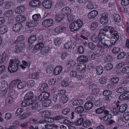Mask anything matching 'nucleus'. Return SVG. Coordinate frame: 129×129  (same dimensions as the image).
Wrapping results in <instances>:
<instances>
[{"label": "nucleus", "instance_id": "obj_1", "mask_svg": "<svg viewBox=\"0 0 129 129\" xmlns=\"http://www.w3.org/2000/svg\"><path fill=\"white\" fill-rule=\"evenodd\" d=\"M111 27H109V26H106L103 27L102 29L100 30L98 34V36L95 35H93L91 38V40L93 42L96 43L98 44L100 41V39H101L102 35H104L106 36L107 35L108 31L110 32V34L112 35L113 34L112 32L113 31L112 30Z\"/></svg>", "mask_w": 129, "mask_h": 129}, {"label": "nucleus", "instance_id": "obj_2", "mask_svg": "<svg viewBox=\"0 0 129 129\" xmlns=\"http://www.w3.org/2000/svg\"><path fill=\"white\" fill-rule=\"evenodd\" d=\"M19 62L18 59H11L8 67L9 71L11 73L16 72L18 70Z\"/></svg>", "mask_w": 129, "mask_h": 129}, {"label": "nucleus", "instance_id": "obj_3", "mask_svg": "<svg viewBox=\"0 0 129 129\" xmlns=\"http://www.w3.org/2000/svg\"><path fill=\"white\" fill-rule=\"evenodd\" d=\"M111 27L112 30H113V31L112 32L113 34L112 35L110 34V31H108L107 33H106L107 35H110L111 36L112 39H115V40H111L110 41V44L108 46V48L111 47L113 46H114V45L116 43V41L118 40L119 38V36L118 35V32L116 30H115L114 28H113L111 26H109Z\"/></svg>", "mask_w": 129, "mask_h": 129}, {"label": "nucleus", "instance_id": "obj_4", "mask_svg": "<svg viewBox=\"0 0 129 129\" xmlns=\"http://www.w3.org/2000/svg\"><path fill=\"white\" fill-rule=\"evenodd\" d=\"M34 96L33 93L31 91L28 92L24 97V100L21 103L22 107H25L29 106V104L31 101H34L32 99Z\"/></svg>", "mask_w": 129, "mask_h": 129}, {"label": "nucleus", "instance_id": "obj_5", "mask_svg": "<svg viewBox=\"0 0 129 129\" xmlns=\"http://www.w3.org/2000/svg\"><path fill=\"white\" fill-rule=\"evenodd\" d=\"M82 25V21L79 19L71 23L69 27L71 29V31L74 32L75 31H77L81 27Z\"/></svg>", "mask_w": 129, "mask_h": 129}, {"label": "nucleus", "instance_id": "obj_6", "mask_svg": "<svg viewBox=\"0 0 129 129\" xmlns=\"http://www.w3.org/2000/svg\"><path fill=\"white\" fill-rule=\"evenodd\" d=\"M25 46L23 42H19L15 46L14 51L15 53H19L22 52Z\"/></svg>", "mask_w": 129, "mask_h": 129}, {"label": "nucleus", "instance_id": "obj_7", "mask_svg": "<svg viewBox=\"0 0 129 129\" xmlns=\"http://www.w3.org/2000/svg\"><path fill=\"white\" fill-rule=\"evenodd\" d=\"M17 85V79H16L12 81L10 83L9 86V89L10 91V94L11 95H13L15 93V90L16 89V86Z\"/></svg>", "mask_w": 129, "mask_h": 129}, {"label": "nucleus", "instance_id": "obj_8", "mask_svg": "<svg viewBox=\"0 0 129 129\" xmlns=\"http://www.w3.org/2000/svg\"><path fill=\"white\" fill-rule=\"evenodd\" d=\"M108 15L106 13H102L100 19V23L102 24H107L108 22Z\"/></svg>", "mask_w": 129, "mask_h": 129}, {"label": "nucleus", "instance_id": "obj_9", "mask_svg": "<svg viewBox=\"0 0 129 129\" xmlns=\"http://www.w3.org/2000/svg\"><path fill=\"white\" fill-rule=\"evenodd\" d=\"M50 95V93L47 92H43L39 96L38 99L41 101H44L48 99Z\"/></svg>", "mask_w": 129, "mask_h": 129}, {"label": "nucleus", "instance_id": "obj_10", "mask_svg": "<svg viewBox=\"0 0 129 129\" xmlns=\"http://www.w3.org/2000/svg\"><path fill=\"white\" fill-rule=\"evenodd\" d=\"M100 41L98 44L99 46L103 49L108 48V46L107 44V41H104L105 40L104 39H103L102 37L101 39H100Z\"/></svg>", "mask_w": 129, "mask_h": 129}, {"label": "nucleus", "instance_id": "obj_11", "mask_svg": "<svg viewBox=\"0 0 129 129\" xmlns=\"http://www.w3.org/2000/svg\"><path fill=\"white\" fill-rule=\"evenodd\" d=\"M43 25L45 27H48L53 24V21L51 19H48L44 20L42 22Z\"/></svg>", "mask_w": 129, "mask_h": 129}, {"label": "nucleus", "instance_id": "obj_12", "mask_svg": "<svg viewBox=\"0 0 129 129\" xmlns=\"http://www.w3.org/2000/svg\"><path fill=\"white\" fill-rule=\"evenodd\" d=\"M8 83L5 80H3L0 83V90L3 91H7Z\"/></svg>", "mask_w": 129, "mask_h": 129}, {"label": "nucleus", "instance_id": "obj_13", "mask_svg": "<svg viewBox=\"0 0 129 129\" xmlns=\"http://www.w3.org/2000/svg\"><path fill=\"white\" fill-rule=\"evenodd\" d=\"M129 98V91H126L121 94L119 97V99L121 100H127Z\"/></svg>", "mask_w": 129, "mask_h": 129}, {"label": "nucleus", "instance_id": "obj_14", "mask_svg": "<svg viewBox=\"0 0 129 129\" xmlns=\"http://www.w3.org/2000/svg\"><path fill=\"white\" fill-rule=\"evenodd\" d=\"M22 28V25L20 23H17L14 25L13 29L15 32H19Z\"/></svg>", "mask_w": 129, "mask_h": 129}, {"label": "nucleus", "instance_id": "obj_15", "mask_svg": "<svg viewBox=\"0 0 129 129\" xmlns=\"http://www.w3.org/2000/svg\"><path fill=\"white\" fill-rule=\"evenodd\" d=\"M29 105H30V107L31 109L35 111L38 110V108L39 106V103L37 102H35V101H33L29 104Z\"/></svg>", "mask_w": 129, "mask_h": 129}, {"label": "nucleus", "instance_id": "obj_16", "mask_svg": "<svg viewBox=\"0 0 129 129\" xmlns=\"http://www.w3.org/2000/svg\"><path fill=\"white\" fill-rule=\"evenodd\" d=\"M42 4L43 6L46 9L51 8L52 5L51 2L49 0H44Z\"/></svg>", "mask_w": 129, "mask_h": 129}, {"label": "nucleus", "instance_id": "obj_17", "mask_svg": "<svg viewBox=\"0 0 129 129\" xmlns=\"http://www.w3.org/2000/svg\"><path fill=\"white\" fill-rule=\"evenodd\" d=\"M62 15L64 16H67L71 13V9L68 7H64L62 9Z\"/></svg>", "mask_w": 129, "mask_h": 129}, {"label": "nucleus", "instance_id": "obj_18", "mask_svg": "<svg viewBox=\"0 0 129 129\" xmlns=\"http://www.w3.org/2000/svg\"><path fill=\"white\" fill-rule=\"evenodd\" d=\"M86 67L85 64L82 63L77 66L76 68L78 70L81 71L82 73H84L85 71Z\"/></svg>", "mask_w": 129, "mask_h": 129}, {"label": "nucleus", "instance_id": "obj_19", "mask_svg": "<svg viewBox=\"0 0 129 129\" xmlns=\"http://www.w3.org/2000/svg\"><path fill=\"white\" fill-rule=\"evenodd\" d=\"M98 14V12L97 11L95 10H92L89 13L88 17L89 19H93L96 17Z\"/></svg>", "mask_w": 129, "mask_h": 129}, {"label": "nucleus", "instance_id": "obj_20", "mask_svg": "<svg viewBox=\"0 0 129 129\" xmlns=\"http://www.w3.org/2000/svg\"><path fill=\"white\" fill-rule=\"evenodd\" d=\"M26 86V83L24 81L21 82L19 79H17V87L19 89L23 88Z\"/></svg>", "mask_w": 129, "mask_h": 129}, {"label": "nucleus", "instance_id": "obj_21", "mask_svg": "<svg viewBox=\"0 0 129 129\" xmlns=\"http://www.w3.org/2000/svg\"><path fill=\"white\" fill-rule=\"evenodd\" d=\"M30 6L33 7H38L41 5V2L38 0H34L31 1L30 3Z\"/></svg>", "mask_w": 129, "mask_h": 129}, {"label": "nucleus", "instance_id": "obj_22", "mask_svg": "<svg viewBox=\"0 0 129 129\" xmlns=\"http://www.w3.org/2000/svg\"><path fill=\"white\" fill-rule=\"evenodd\" d=\"M78 60L80 62L86 63L88 60V58L85 55H81L78 57Z\"/></svg>", "mask_w": 129, "mask_h": 129}, {"label": "nucleus", "instance_id": "obj_23", "mask_svg": "<svg viewBox=\"0 0 129 129\" xmlns=\"http://www.w3.org/2000/svg\"><path fill=\"white\" fill-rule=\"evenodd\" d=\"M16 20L18 22V23H22L24 22L25 20V17L23 15H19L16 17Z\"/></svg>", "mask_w": 129, "mask_h": 129}, {"label": "nucleus", "instance_id": "obj_24", "mask_svg": "<svg viewBox=\"0 0 129 129\" xmlns=\"http://www.w3.org/2000/svg\"><path fill=\"white\" fill-rule=\"evenodd\" d=\"M62 68V67L61 66H58L56 67L53 72L54 74L55 75L59 74L61 72Z\"/></svg>", "mask_w": 129, "mask_h": 129}, {"label": "nucleus", "instance_id": "obj_25", "mask_svg": "<svg viewBox=\"0 0 129 129\" xmlns=\"http://www.w3.org/2000/svg\"><path fill=\"white\" fill-rule=\"evenodd\" d=\"M127 107V105L126 104H124L120 105L119 107V110L121 113L124 112Z\"/></svg>", "mask_w": 129, "mask_h": 129}, {"label": "nucleus", "instance_id": "obj_26", "mask_svg": "<svg viewBox=\"0 0 129 129\" xmlns=\"http://www.w3.org/2000/svg\"><path fill=\"white\" fill-rule=\"evenodd\" d=\"M25 8L23 6H20L18 7L15 10L16 13L20 14L25 10Z\"/></svg>", "mask_w": 129, "mask_h": 129}, {"label": "nucleus", "instance_id": "obj_27", "mask_svg": "<svg viewBox=\"0 0 129 129\" xmlns=\"http://www.w3.org/2000/svg\"><path fill=\"white\" fill-rule=\"evenodd\" d=\"M64 5V3L63 1H58L56 4L55 8L57 9H59L63 7Z\"/></svg>", "mask_w": 129, "mask_h": 129}, {"label": "nucleus", "instance_id": "obj_28", "mask_svg": "<svg viewBox=\"0 0 129 129\" xmlns=\"http://www.w3.org/2000/svg\"><path fill=\"white\" fill-rule=\"evenodd\" d=\"M13 102V98L11 95L8 96L5 101L6 104L8 105L12 104Z\"/></svg>", "mask_w": 129, "mask_h": 129}, {"label": "nucleus", "instance_id": "obj_29", "mask_svg": "<svg viewBox=\"0 0 129 129\" xmlns=\"http://www.w3.org/2000/svg\"><path fill=\"white\" fill-rule=\"evenodd\" d=\"M93 104V103L89 102H86L84 105L85 109L87 110H90L92 107Z\"/></svg>", "mask_w": 129, "mask_h": 129}, {"label": "nucleus", "instance_id": "obj_30", "mask_svg": "<svg viewBox=\"0 0 129 129\" xmlns=\"http://www.w3.org/2000/svg\"><path fill=\"white\" fill-rule=\"evenodd\" d=\"M36 36L35 35H32L28 39V42L30 44L34 43L36 41Z\"/></svg>", "mask_w": 129, "mask_h": 129}, {"label": "nucleus", "instance_id": "obj_31", "mask_svg": "<svg viewBox=\"0 0 129 129\" xmlns=\"http://www.w3.org/2000/svg\"><path fill=\"white\" fill-rule=\"evenodd\" d=\"M96 74L98 75L102 74L103 72V68L101 66L96 67Z\"/></svg>", "mask_w": 129, "mask_h": 129}, {"label": "nucleus", "instance_id": "obj_32", "mask_svg": "<svg viewBox=\"0 0 129 129\" xmlns=\"http://www.w3.org/2000/svg\"><path fill=\"white\" fill-rule=\"evenodd\" d=\"M35 113V112L32 111V112L31 111L28 113H23L20 117V118L21 119H25L29 116L31 115L32 113Z\"/></svg>", "mask_w": 129, "mask_h": 129}, {"label": "nucleus", "instance_id": "obj_33", "mask_svg": "<svg viewBox=\"0 0 129 129\" xmlns=\"http://www.w3.org/2000/svg\"><path fill=\"white\" fill-rule=\"evenodd\" d=\"M42 101V104L44 107H48L49 106L51 103V101L49 99H46Z\"/></svg>", "mask_w": 129, "mask_h": 129}, {"label": "nucleus", "instance_id": "obj_34", "mask_svg": "<svg viewBox=\"0 0 129 129\" xmlns=\"http://www.w3.org/2000/svg\"><path fill=\"white\" fill-rule=\"evenodd\" d=\"M88 58L90 60H94L96 56L94 53L93 52H89L87 54Z\"/></svg>", "mask_w": 129, "mask_h": 129}, {"label": "nucleus", "instance_id": "obj_35", "mask_svg": "<svg viewBox=\"0 0 129 129\" xmlns=\"http://www.w3.org/2000/svg\"><path fill=\"white\" fill-rule=\"evenodd\" d=\"M65 27L58 26L54 30V31L55 33H59L62 32L65 30Z\"/></svg>", "mask_w": 129, "mask_h": 129}, {"label": "nucleus", "instance_id": "obj_36", "mask_svg": "<svg viewBox=\"0 0 129 129\" xmlns=\"http://www.w3.org/2000/svg\"><path fill=\"white\" fill-rule=\"evenodd\" d=\"M75 112L78 113H83L84 111L83 107L81 106H78L76 107L75 109Z\"/></svg>", "mask_w": 129, "mask_h": 129}, {"label": "nucleus", "instance_id": "obj_37", "mask_svg": "<svg viewBox=\"0 0 129 129\" xmlns=\"http://www.w3.org/2000/svg\"><path fill=\"white\" fill-rule=\"evenodd\" d=\"M49 50V48L48 47H42L41 49V52L43 55L47 53Z\"/></svg>", "mask_w": 129, "mask_h": 129}, {"label": "nucleus", "instance_id": "obj_38", "mask_svg": "<svg viewBox=\"0 0 129 129\" xmlns=\"http://www.w3.org/2000/svg\"><path fill=\"white\" fill-rule=\"evenodd\" d=\"M113 18L114 21L117 23L119 22L121 20L120 16L118 14H114Z\"/></svg>", "mask_w": 129, "mask_h": 129}, {"label": "nucleus", "instance_id": "obj_39", "mask_svg": "<svg viewBox=\"0 0 129 129\" xmlns=\"http://www.w3.org/2000/svg\"><path fill=\"white\" fill-rule=\"evenodd\" d=\"M72 44L71 42H69L64 44V46L66 49H68L69 50L72 48Z\"/></svg>", "mask_w": 129, "mask_h": 129}, {"label": "nucleus", "instance_id": "obj_40", "mask_svg": "<svg viewBox=\"0 0 129 129\" xmlns=\"http://www.w3.org/2000/svg\"><path fill=\"white\" fill-rule=\"evenodd\" d=\"M76 62L74 61L71 59L69 61L67 66L69 68H72L74 66Z\"/></svg>", "mask_w": 129, "mask_h": 129}, {"label": "nucleus", "instance_id": "obj_41", "mask_svg": "<svg viewBox=\"0 0 129 129\" xmlns=\"http://www.w3.org/2000/svg\"><path fill=\"white\" fill-rule=\"evenodd\" d=\"M98 24L95 21L92 22L90 25V28L91 30H94L97 28Z\"/></svg>", "mask_w": 129, "mask_h": 129}, {"label": "nucleus", "instance_id": "obj_42", "mask_svg": "<svg viewBox=\"0 0 129 129\" xmlns=\"http://www.w3.org/2000/svg\"><path fill=\"white\" fill-rule=\"evenodd\" d=\"M83 119L81 118L77 119L74 122V123L77 125H80L83 123Z\"/></svg>", "mask_w": 129, "mask_h": 129}, {"label": "nucleus", "instance_id": "obj_43", "mask_svg": "<svg viewBox=\"0 0 129 129\" xmlns=\"http://www.w3.org/2000/svg\"><path fill=\"white\" fill-rule=\"evenodd\" d=\"M7 28L5 26H3L0 27V33L3 34L7 32Z\"/></svg>", "mask_w": 129, "mask_h": 129}, {"label": "nucleus", "instance_id": "obj_44", "mask_svg": "<svg viewBox=\"0 0 129 129\" xmlns=\"http://www.w3.org/2000/svg\"><path fill=\"white\" fill-rule=\"evenodd\" d=\"M32 18L34 21H38L40 20L41 17L39 14H36L33 16Z\"/></svg>", "mask_w": 129, "mask_h": 129}, {"label": "nucleus", "instance_id": "obj_45", "mask_svg": "<svg viewBox=\"0 0 129 129\" xmlns=\"http://www.w3.org/2000/svg\"><path fill=\"white\" fill-rule=\"evenodd\" d=\"M125 55L126 53L124 52H121L117 55V58L119 60L123 59L124 58Z\"/></svg>", "mask_w": 129, "mask_h": 129}, {"label": "nucleus", "instance_id": "obj_46", "mask_svg": "<svg viewBox=\"0 0 129 129\" xmlns=\"http://www.w3.org/2000/svg\"><path fill=\"white\" fill-rule=\"evenodd\" d=\"M100 82L102 84L106 83L107 82V79L106 77L103 76L101 77L99 79Z\"/></svg>", "mask_w": 129, "mask_h": 129}, {"label": "nucleus", "instance_id": "obj_47", "mask_svg": "<svg viewBox=\"0 0 129 129\" xmlns=\"http://www.w3.org/2000/svg\"><path fill=\"white\" fill-rule=\"evenodd\" d=\"M120 51V49L117 47H115L112 50V52L113 54H116Z\"/></svg>", "mask_w": 129, "mask_h": 129}, {"label": "nucleus", "instance_id": "obj_48", "mask_svg": "<svg viewBox=\"0 0 129 129\" xmlns=\"http://www.w3.org/2000/svg\"><path fill=\"white\" fill-rule=\"evenodd\" d=\"M127 90L126 88L125 87H122L119 88L117 90V92L118 93H122Z\"/></svg>", "mask_w": 129, "mask_h": 129}, {"label": "nucleus", "instance_id": "obj_49", "mask_svg": "<svg viewBox=\"0 0 129 129\" xmlns=\"http://www.w3.org/2000/svg\"><path fill=\"white\" fill-rule=\"evenodd\" d=\"M44 46V44L42 43L37 44L35 47V48L36 50H38L42 48Z\"/></svg>", "mask_w": 129, "mask_h": 129}, {"label": "nucleus", "instance_id": "obj_50", "mask_svg": "<svg viewBox=\"0 0 129 129\" xmlns=\"http://www.w3.org/2000/svg\"><path fill=\"white\" fill-rule=\"evenodd\" d=\"M13 13V11L12 10H8L5 12V15L7 17H9L11 16Z\"/></svg>", "mask_w": 129, "mask_h": 129}, {"label": "nucleus", "instance_id": "obj_51", "mask_svg": "<svg viewBox=\"0 0 129 129\" xmlns=\"http://www.w3.org/2000/svg\"><path fill=\"white\" fill-rule=\"evenodd\" d=\"M84 51L83 47L82 46H79L77 49V52L79 54H83Z\"/></svg>", "mask_w": 129, "mask_h": 129}, {"label": "nucleus", "instance_id": "obj_52", "mask_svg": "<svg viewBox=\"0 0 129 129\" xmlns=\"http://www.w3.org/2000/svg\"><path fill=\"white\" fill-rule=\"evenodd\" d=\"M100 91V89L98 88H95L93 89L92 90V94L94 95H98Z\"/></svg>", "mask_w": 129, "mask_h": 129}, {"label": "nucleus", "instance_id": "obj_53", "mask_svg": "<svg viewBox=\"0 0 129 129\" xmlns=\"http://www.w3.org/2000/svg\"><path fill=\"white\" fill-rule=\"evenodd\" d=\"M68 100V98L65 95H63L62 96L60 100V102L63 104L66 103Z\"/></svg>", "mask_w": 129, "mask_h": 129}, {"label": "nucleus", "instance_id": "obj_54", "mask_svg": "<svg viewBox=\"0 0 129 129\" xmlns=\"http://www.w3.org/2000/svg\"><path fill=\"white\" fill-rule=\"evenodd\" d=\"M105 109L104 107L99 108L95 110V112L98 114H100L103 112Z\"/></svg>", "mask_w": 129, "mask_h": 129}, {"label": "nucleus", "instance_id": "obj_55", "mask_svg": "<svg viewBox=\"0 0 129 129\" xmlns=\"http://www.w3.org/2000/svg\"><path fill=\"white\" fill-rule=\"evenodd\" d=\"M88 3L87 5V8L90 9H93L94 7L92 1L91 0H90V1H88Z\"/></svg>", "mask_w": 129, "mask_h": 129}, {"label": "nucleus", "instance_id": "obj_56", "mask_svg": "<svg viewBox=\"0 0 129 129\" xmlns=\"http://www.w3.org/2000/svg\"><path fill=\"white\" fill-rule=\"evenodd\" d=\"M12 115L10 113H6L5 115V118L6 120H9L11 119L12 118Z\"/></svg>", "mask_w": 129, "mask_h": 129}, {"label": "nucleus", "instance_id": "obj_57", "mask_svg": "<svg viewBox=\"0 0 129 129\" xmlns=\"http://www.w3.org/2000/svg\"><path fill=\"white\" fill-rule=\"evenodd\" d=\"M41 90H46L48 88V85L45 83L43 84L41 86Z\"/></svg>", "mask_w": 129, "mask_h": 129}, {"label": "nucleus", "instance_id": "obj_58", "mask_svg": "<svg viewBox=\"0 0 129 129\" xmlns=\"http://www.w3.org/2000/svg\"><path fill=\"white\" fill-rule=\"evenodd\" d=\"M23 111V109L22 108H18L16 110V116H19Z\"/></svg>", "mask_w": 129, "mask_h": 129}, {"label": "nucleus", "instance_id": "obj_59", "mask_svg": "<svg viewBox=\"0 0 129 129\" xmlns=\"http://www.w3.org/2000/svg\"><path fill=\"white\" fill-rule=\"evenodd\" d=\"M113 66L111 63L107 64L105 67V69L107 71L110 70L113 68Z\"/></svg>", "mask_w": 129, "mask_h": 129}, {"label": "nucleus", "instance_id": "obj_60", "mask_svg": "<svg viewBox=\"0 0 129 129\" xmlns=\"http://www.w3.org/2000/svg\"><path fill=\"white\" fill-rule=\"evenodd\" d=\"M30 78L33 79H36L38 78L39 77L38 74L37 73H34L31 74L29 76Z\"/></svg>", "mask_w": 129, "mask_h": 129}, {"label": "nucleus", "instance_id": "obj_61", "mask_svg": "<svg viewBox=\"0 0 129 129\" xmlns=\"http://www.w3.org/2000/svg\"><path fill=\"white\" fill-rule=\"evenodd\" d=\"M122 72L123 73H129V67L126 66L123 68L122 69Z\"/></svg>", "mask_w": 129, "mask_h": 129}, {"label": "nucleus", "instance_id": "obj_62", "mask_svg": "<svg viewBox=\"0 0 129 129\" xmlns=\"http://www.w3.org/2000/svg\"><path fill=\"white\" fill-rule=\"evenodd\" d=\"M61 41L59 38H56L54 41L55 45L56 46L59 45L61 43Z\"/></svg>", "mask_w": 129, "mask_h": 129}, {"label": "nucleus", "instance_id": "obj_63", "mask_svg": "<svg viewBox=\"0 0 129 129\" xmlns=\"http://www.w3.org/2000/svg\"><path fill=\"white\" fill-rule=\"evenodd\" d=\"M90 125V122L88 120L85 121L83 124V126L85 127H87Z\"/></svg>", "mask_w": 129, "mask_h": 129}, {"label": "nucleus", "instance_id": "obj_64", "mask_svg": "<svg viewBox=\"0 0 129 129\" xmlns=\"http://www.w3.org/2000/svg\"><path fill=\"white\" fill-rule=\"evenodd\" d=\"M123 116L124 119L126 120H129V112H126L123 114Z\"/></svg>", "mask_w": 129, "mask_h": 129}]
</instances>
